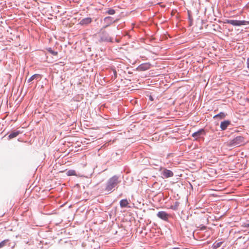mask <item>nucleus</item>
Listing matches in <instances>:
<instances>
[{
	"label": "nucleus",
	"mask_w": 249,
	"mask_h": 249,
	"mask_svg": "<svg viewBox=\"0 0 249 249\" xmlns=\"http://www.w3.org/2000/svg\"><path fill=\"white\" fill-rule=\"evenodd\" d=\"M119 177L117 175H114L109 178L107 181L104 190L107 194H110L115 190V188L120 182Z\"/></svg>",
	"instance_id": "nucleus-1"
},
{
	"label": "nucleus",
	"mask_w": 249,
	"mask_h": 249,
	"mask_svg": "<svg viewBox=\"0 0 249 249\" xmlns=\"http://www.w3.org/2000/svg\"><path fill=\"white\" fill-rule=\"evenodd\" d=\"M245 143L244 138L242 136H237L229 142V145L231 147H238Z\"/></svg>",
	"instance_id": "nucleus-2"
},
{
	"label": "nucleus",
	"mask_w": 249,
	"mask_h": 249,
	"mask_svg": "<svg viewBox=\"0 0 249 249\" xmlns=\"http://www.w3.org/2000/svg\"><path fill=\"white\" fill-rule=\"evenodd\" d=\"M98 42L100 43L103 42H112V39L107 32L103 31L101 32L100 35V38L98 40Z\"/></svg>",
	"instance_id": "nucleus-3"
},
{
	"label": "nucleus",
	"mask_w": 249,
	"mask_h": 249,
	"mask_svg": "<svg viewBox=\"0 0 249 249\" xmlns=\"http://www.w3.org/2000/svg\"><path fill=\"white\" fill-rule=\"evenodd\" d=\"M104 22L106 23V25L103 26V28H106L108 26H109L111 24L115 22L117 19H114V18L111 17H107L104 19Z\"/></svg>",
	"instance_id": "nucleus-4"
},
{
	"label": "nucleus",
	"mask_w": 249,
	"mask_h": 249,
	"mask_svg": "<svg viewBox=\"0 0 249 249\" xmlns=\"http://www.w3.org/2000/svg\"><path fill=\"white\" fill-rule=\"evenodd\" d=\"M150 67H151V64L148 62H146V63H142V64H141V65H140L137 67V69L138 71H145L149 70L150 68Z\"/></svg>",
	"instance_id": "nucleus-5"
},
{
	"label": "nucleus",
	"mask_w": 249,
	"mask_h": 249,
	"mask_svg": "<svg viewBox=\"0 0 249 249\" xmlns=\"http://www.w3.org/2000/svg\"><path fill=\"white\" fill-rule=\"evenodd\" d=\"M157 216L163 220L167 221L169 214L165 211H160L157 213Z\"/></svg>",
	"instance_id": "nucleus-6"
},
{
	"label": "nucleus",
	"mask_w": 249,
	"mask_h": 249,
	"mask_svg": "<svg viewBox=\"0 0 249 249\" xmlns=\"http://www.w3.org/2000/svg\"><path fill=\"white\" fill-rule=\"evenodd\" d=\"M161 175L163 178H168L172 177L174 176V173L170 170L164 169L162 172Z\"/></svg>",
	"instance_id": "nucleus-7"
},
{
	"label": "nucleus",
	"mask_w": 249,
	"mask_h": 249,
	"mask_svg": "<svg viewBox=\"0 0 249 249\" xmlns=\"http://www.w3.org/2000/svg\"><path fill=\"white\" fill-rule=\"evenodd\" d=\"M205 135V130L203 128L200 129L198 131L195 132L192 135V136L195 138V139H197L198 138H200L201 135Z\"/></svg>",
	"instance_id": "nucleus-8"
},
{
	"label": "nucleus",
	"mask_w": 249,
	"mask_h": 249,
	"mask_svg": "<svg viewBox=\"0 0 249 249\" xmlns=\"http://www.w3.org/2000/svg\"><path fill=\"white\" fill-rule=\"evenodd\" d=\"M92 22V18L90 17H87L82 19L79 23V24L82 26H87Z\"/></svg>",
	"instance_id": "nucleus-9"
},
{
	"label": "nucleus",
	"mask_w": 249,
	"mask_h": 249,
	"mask_svg": "<svg viewBox=\"0 0 249 249\" xmlns=\"http://www.w3.org/2000/svg\"><path fill=\"white\" fill-rule=\"evenodd\" d=\"M231 124V121L229 120H225L220 123V128L221 130H225L228 126Z\"/></svg>",
	"instance_id": "nucleus-10"
},
{
	"label": "nucleus",
	"mask_w": 249,
	"mask_h": 249,
	"mask_svg": "<svg viewBox=\"0 0 249 249\" xmlns=\"http://www.w3.org/2000/svg\"><path fill=\"white\" fill-rule=\"evenodd\" d=\"M225 23L230 24L233 26H239L238 20L227 19Z\"/></svg>",
	"instance_id": "nucleus-11"
},
{
	"label": "nucleus",
	"mask_w": 249,
	"mask_h": 249,
	"mask_svg": "<svg viewBox=\"0 0 249 249\" xmlns=\"http://www.w3.org/2000/svg\"><path fill=\"white\" fill-rule=\"evenodd\" d=\"M41 78L40 75L39 74H35L31 76L27 80L28 83H30L34 80H38Z\"/></svg>",
	"instance_id": "nucleus-12"
},
{
	"label": "nucleus",
	"mask_w": 249,
	"mask_h": 249,
	"mask_svg": "<svg viewBox=\"0 0 249 249\" xmlns=\"http://www.w3.org/2000/svg\"><path fill=\"white\" fill-rule=\"evenodd\" d=\"M20 133V131L19 130L12 131L8 136L9 139H13L16 137Z\"/></svg>",
	"instance_id": "nucleus-13"
},
{
	"label": "nucleus",
	"mask_w": 249,
	"mask_h": 249,
	"mask_svg": "<svg viewBox=\"0 0 249 249\" xmlns=\"http://www.w3.org/2000/svg\"><path fill=\"white\" fill-rule=\"evenodd\" d=\"M128 202L126 199H123L120 201V206L121 208H126L127 207Z\"/></svg>",
	"instance_id": "nucleus-14"
},
{
	"label": "nucleus",
	"mask_w": 249,
	"mask_h": 249,
	"mask_svg": "<svg viewBox=\"0 0 249 249\" xmlns=\"http://www.w3.org/2000/svg\"><path fill=\"white\" fill-rule=\"evenodd\" d=\"M227 114L224 112H220L213 116V118H219L220 119L224 118Z\"/></svg>",
	"instance_id": "nucleus-15"
},
{
	"label": "nucleus",
	"mask_w": 249,
	"mask_h": 249,
	"mask_svg": "<svg viewBox=\"0 0 249 249\" xmlns=\"http://www.w3.org/2000/svg\"><path fill=\"white\" fill-rule=\"evenodd\" d=\"M222 243H223V242H222V241L219 242H215L212 245V249H217V248H218L219 247H220L221 246Z\"/></svg>",
	"instance_id": "nucleus-16"
},
{
	"label": "nucleus",
	"mask_w": 249,
	"mask_h": 249,
	"mask_svg": "<svg viewBox=\"0 0 249 249\" xmlns=\"http://www.w3.org/2000/svg\"><path fill=\"white\" fill-rule=\"evenodd\" d=\"M47 50L53 56H56L58 54L57 52L54 51L51 47L47 48Z\"/></svg>",
	"instance_id": "nucleus-17"
},
{
	"label": "nucleus",
	"mask_w": 249,
	"mask_h": 249,
	"mask_svg": "<svg viewBox=\"0 0 249 249\" xmlns=\"http://www.w3.org/2000/svg\"><path fill=\"white\" fill-rule=\"evenodd\" d=\"M66 174L68 176H76V172L74 170H69L67 172Z\"/></svg>",
	"instance_id": "nucleus-18"
},
{
	"label": "nucleus",
	"mask_w": 249,
	"mask_h": 249,
	"mask_svg": "<svg viewBox=\"0 0 249 249\" xmlns=\"http://www.w3.org/2000/svg\"><path fill=\"white\" fill-rule=\"evenodd\" d=\"M9 242L8 239H5L0 242V249L2 248L6 245V244Z\"/></svg>",
	"instance_id": "nucleus-19"
},
{
	"label": "nucleus",
	"mask_w": 249,
	"mask_h": 249,
	"mask_svg": "<svg viewBox=\"0 0 249 249\" xmlns=\"http://www.w3.org/2000/svg\"><path fill=\"white\" fill-rule=\"evenodd\" d=\"M116 13L115 10L113 9H108L106 12V13L108 14V15H114Z\"/></svg>",
	"instance_id": "nucleus-20"
},
{
	"label": "nucleus",
	"mask_w": 249,
	"mask_h": 249,
	"mask_svg": "<svg viewBox=\"0 0 249 249\" xmlns=\"http://www.w3.org/2000/svg\"><path fill=\"white\" fill-rule=\"evenodd\" d=\"M239 26L243 25H247L248 21L246 20H239Z\"/></svg>",
	"instance_id": "nucleus-21"
},
{
	"label": "nucleus",
	"mask_w": 249,
	"mask_h": 249,
	"mask_svg": "<svg viewBox=\"0 0 249 249\" xmlns=\"http://www.w3.org/2000/svg\"><path fill=\"white\" fill-rule=\"evenodd\" d=\"M243 226L245 228L249 227V222L244 223Z\"/></svg>",
	"instance_id": "nucleus-22"
},
{
	"label": "nucleus",
	"mask_w": 249,
	"mask_h": 249,
	"mask_svg": "<svg viewBox=\"0 0 249 249\" xmlns=\"http://www.w3.org/2000/svg\"><path fill=\"white\" fill-rule=\"evenodd\" d=\"M188 19L190 22V25H191L192 22V19L189 13H188Z\"/></svg>",
	"instance_id": "nucleus-23"
},
{
	"label": "nucleus",
	"mask_w": 249,
	"mask_h": 249,
	"mask_svg": "<svg viewBox=\"0 0 249 249\" xmlns=\"http://www.w3.org/2000/svg\"><path fill=\"white\" fill-rule=\"evenodd\" d=\"M247 68L249 70V57L248 58L247 60Z\"/></svg>",
	"instance_id": "nucleus-24"
},
{
	"label": "nucleus",
	"mask_w": 249,
	"mask_h": 249,
	"mask_svg": "<svg viewBox=\"0 0 249 249\" xmlns=\"http://www.w3.org/2000/svg\"><path fill=\"white\" fill-rule=\"evenodd\" d=\"M206 229V226L204 225H201V227H200V230H205Z\"/></svg>",
	"instance_id": "nucleus-25"
},
{
	"label": "nucleus",
	"mask_w": 249,
	"mask_h": 249,
	"mask_svg": "<svg viewBox=\"0 0 249 249\" xmlns=\"http://www.w3.org/2000/svg\"><path fill=\"white\" fill-rule=\"evenodd\" d=\"M113 75H114V78H116L117 74V71L115 70L113 71Z\"/></svg>",
	"instance_id": "nucleus-26"
},
{
	"label": "nucleus",
	"mask_w": 249,
	"mask_h": 249,
	"mask_svg": "<svg viewBox=\"0 0 249 249\" xmlns=\"http://www.w3.org/2000/svg\"><path fill=\"white\" fill-rule=\"evenodd\" d=\"M176 203V205H175V206H174V207H175V208H174V210H175V209H176V207L178 205V204H179V203H178V202H176V203Z\"/></svg>",
	"instance_id": "nucleus-27"
},
{
	"label": "nucleus",
	"mask_w": 249,
	"mask_h": 249,
	"mask_svg": "<svg viewBox=\"0 0 249 249\" xmlns=\"http://www.w3.org/2000/svg\"><path fill=\"white\" fill-rule=\"evenodd\" d=\"M149 99H150L151 101H153V98H152V96H151L149 97Z\"/></svg>",
	"instance_id": "nucleus-28"
},
{
	"label": "nucleus",
	"mask_w": 249,
	"mask_h": 249,
	"mask_svg": "<svg viewBox=\"0 0 249 249\" xmlns=\"http://www.w3.org/2000/svg\"><path fill=\"white\" fill-rule=\"evenodd\" d=\"M172 249H180L178 247H174V248H173Z\"/></svg>",
	"instance_id": "nucleus-29"
},
{
	"label": "nucleus",
	"mask_w": 249,
	"mask_h": 249,
	"mask_svg": "<svg viewBox=\"0 0 249 249\" xmlns=\"http://www.w3.org/2000/svg\"><path fill=\"white\" fill-rule=\"evenodd\" d=\"M247 101L249 102V98H247Z\"/></svg>",
	"instance_id": "nucleus-30"
}]
</instances>
